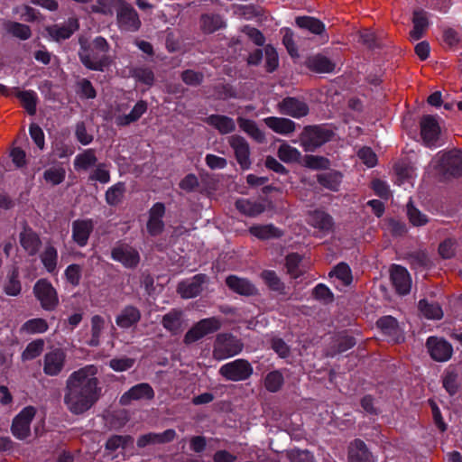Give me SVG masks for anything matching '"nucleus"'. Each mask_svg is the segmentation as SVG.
I'll use <instances>...</instances> for the list:
<instances>
[{
    "mask_svg": "<svg viewBox=\"0 0 462 462\" xmlns=\"http://www.w3.org/2000/svg\"><path fill=\"white\" fill-rule=\"evenodd\" d=\"M91 336L87 341L89 346L97 347L100 345L101 336L106 328V320L100 315H94L91 318Z\"/></svg>",
    "mask_w": 462,
    "mask_h": 462,
    "instance_id": "nucleus-34",
    "label": "nucleus"
},
{
    "mask_svg": "<svg viewBox=\"0 0 462 462\" xmlns=\"http://www.w3.org/2000/svg\"><path fill=\"white\" fill-rule=\"evenodd\" d=\"M229 144L233 148L236 158L242 169L247 170L251 166L250 149L248 143L241 136L229 137Z\"/></svg>",
    "mask_w": 462,
    "mask_h": 462,
    "instance_id": "nucleus-17",
    "label": "nucleus"
},
{
    "mask_svg": "<svg viewBox=\"0 0 462 462\" xmlns=\"http://www.w3.org/2000/svg\"><path fill=\"white\" fill-rule=\"evenodd\" d=\"M239 127L250 135L253 139L258 143H263L265 141V135L263 131L259 129L256 123L253 120L239 117L238 118Z\"/></svg>",
    "mask_w": 462,
    "mask_h": 462,
    "instance_id": "nucleus-42",
    "label": "nucleus"
},
{
    "mask_svg": "<svg viewBox=\"0 0 462 462\" xmlns=\"http://www.w3.org/2000/svg\"><path fill=\"white\" fill-rule=\"evenodd\" d=\"M126 191L125 183L118 181L107 189L105 194V200L110 207L119 205L125 197Z\"/></svg>",
    "mask_w": 462,
    "mask_h": 462,
    "instance_id": "nucleus-37",
    "label": "nucleus"
},
{
    "mask_svg": "<svg viewBox=\"0 0 462 462\" xmlns=\"http://www.w3.org/2000/svg\"><path fill=\"white\" fill-rule=\"evenodd\" d=\"M3 291L7 296L17 297L22 292V282L20 281L19 269L16 266L12 267L8 272L5 281L3 284Z\"/></svg>",
    "mask_w": 462,
    "mask_h": 462,
    "instance_id": "nucleus-29",
    "label": "nucleus"
},
{
    "mask_svg": "<svg viewBox=\"0 0 462 462\" xmlns=\"http://www.w3.org/2000/svg\"><path fill=\"white\" fill-rule=\"evenodd\" d=\"M261 277L271 290L280 293L284 292V284L273 271H264Z\"/></svg>",
    "mask_w": 462,
    "mask_h": 462,
    "instance_id": "nucleus-56",
    "label": "nucleus"
},
{
    "mask_svg": "<svg viewBox=\"0 0 462 462\" xmlns=\"http://www.w3.org/2000/svg\"><path fill=\"white\" fill-rule=\"evenodd\" d=\"M332 132L323 126H307L304 128L300 142L306 152H312L330 140Z\"/></svg>",
    "mask_w": 462,
    "mask_h": 462,
    "instance_id": "nucleus-7",
    "label": "nucleus"
},
{
    "mask_svg": "<svg viewBox=\"0 0 462 462\" xmlns=\"http://www.w3.org/2000/svg\"><path fill=\"white\" fill-rule=\"evenodd\" d=\"M263 122L270 129L282 135H289L296 129V124L289 118L269 116Z\"/></svg>",
    "mask_w": 462,
    "mask_h": 462,
    "instance_id": "nucleus-26",
    "label": "nucleus"
},
{
    "mask_svg": "<svg viewBox=\"0 0 462 462\" xmlns=\"http://www.w3.org/2000/svg\"><path fill=\"white\" fill-rule=\"evenodd\" d=\"M97 157L94 149H86L76 155L73 166L77 171H87L90 168L97 166Z\"/></svg>",
    "mask_w": 462,
    "mask_h": 462,
    "instance_id": "nucleus-30",
    "label": "nucleus"
},
{
    "mask_svg": "<svg viewBox=\"0 0 462 462\" xmlns=\"http://www.w3.org/2000/svg\"><path fill=\"white\" fill-rule=\"evenodd\" d=\"M253 365L243 358L228 362L219 368V374L232 382L245 381L253 374Z\"/></svg>",
    "mask_w": 462,
    "mask_h": 462,
    "instance_id": "nucleus-6",
    "label": "nucleus"
},
{
    "mask_svg": "<svg viewBox=\"0 0 462 462\" xmlns=\"http://www.w3.org/2000/svg\"><path fill=\"white\" fill-rule=\"evenodd\" d=\"M140 319L141 311L133 305H127L116 317V324L123 329H127L135 326Z\"/></svg>",
    "mask_w": 462,
    "mask_h": 462,
    "instance_id": "nucleus-25",
    "label": "nucleus"
},
{
    "mask_svg": "<svg viewBox=\"0 0 462 462\" xmlns=\"http://www.w3.org/2000/svg\"><path fill=\"white\" fill-rule=\"evenodd\" d=\"M307 222L312 227L324 233L329 232L333 227L332 217L321 210H315L310 212L308 216Z\"/></svg>",
    "mask_w": 462,
    "mask_h": 462,
    "instance_id": "nucleus-28",
    "label": "nucleus"
},
{
    "mask_svg": "<svg viewBox=\"0 0 462 462\" xmlns=\"http://www.w3.org/2000/svg\"><path fill=\"white\" fill-rule=\"evenodd\" d=\"M243 342L231 334H218L213 346V357L216 360H224L235 356L242 352Z\"/></svg>",
    "mask_w": 462,
    "mask_h": 462,
    "instance_id": "nucleus-4",
    "label": "nucleus"
},
{
    "mask_svg": "<svg viewBox=\"0 0 462 462\" xmlns=\"http://www.w3.org/2000/svg\"><path fill=\"white\" fill-rule=\"evenodd\" d=\"M181 317L182 311L180 310L173 309L162 317V325L166 330L170 331L172 335H179L182 330Z\"/></svg>",
    "mask_w": 462,
    "mask_h": 462,
    "instance_id": "nucleus-32",
    "label": "nucleus"
},
{
    "mask_svg": "<svg viewBox=\"0 0 462 462\" xmlns=\"http://www.w3.org/2000/svg\"><path fill=\"white\" fill-rule=\"evenodd\" d=\"M329 274L338 279L343 285H349L352 282L350 268L343 263L337 264Z\"/></svg>",
    "mask_w": 462,
    "mask_h": 462,
    "instance_id": "nucleus-59",
    "label": "nucleus"
},
{
    "mask_svg": "<svg viewBox=\"0 0 462 462\" xmlns=\"http://www.w3.org/2000/svg\"><path fill=\"white\" fill-rule=\"evenodd\" d=\"M307 67L319 73H329L335 69L336 64L328 58L322 55L310 57L307 60Z\"/></svg>",
    "mask_w": 462,
    "mask_h": 462,
    "instance_id": "nucleus-35",
    "label": "nucleus"
},
{
    "mask_svg": "<svg viewBox=\"0 0 462 462\" xmlns=\"http://www.w3.org/2000/svg\"><path fill=\"white\" fill-rule=\"evenodd\" d=\"M278 157L284 162H295L300 158V152L295 147L283 143L278 149Z\"/></svg>",
    "mask_w": 462,
    "mask_h": 462,
    "instance_id": "nucleus-52",
    "label": "nucleus"
},
{
    "mask_svg": "<svg viewBox=\"0 0 462 462\" xmlns=\"http://www.w3.org/2000/svg\"><path fill=\"white\" fill-rule=\"evenodd\" d=\"M420 135L427 146H434L440 134L437 119L432 116H424L420 120Z\"/></svg>",
    "mask_w": 462,
    "mask_h": 462,
    "instance_id": "nucleus-15",
    "label": "nucleus"
},
{
    "mask_svg": "<svg viewBox=\"0 0 462 462\" xmlns=\"http://www.w3.org/2000/svg\"><path fill=\"white\" fill-rule=\"evenodd\" d=\"M434 168L447 177H458L462 175V151L453 150L447 152H439L432 160Z\"/></svg>",
    "mask_w": 462,
    "mask_h": 462,
    "instance_id": "nucleus-3",
    "label": "nucleus"
},
{
    "mask_svg": "<svg viewBox=\"0 0 462 462\" xmlns=\"http://www.w3.org/2000/svg\"><path fill=\"white\" fill-rule=\"evenodd\" d=\"M5 29L9 34L22 41H26L32 36L30 26L18 22H8L5 25Z\"/></svg>",
    "mask_w": 462,
    "mask_h": 462,
    "instance_id": "nucleus-45",
    "label": "nucleus"
},
{
    "mask_svg": "<svg viewBox=\"0 0 462 462\" xmlns=\"http://www.w3.org/2000/svg\"><path fill=\"white\" fill-rule=\"evenodd\" d=\"M427 347L432 359L437 362H446L450 359L453 354L452 346L442 338L429 337Z\"/></svg>",
    "mask_w": 462,
    "mask_h": 462,
    "instance_id": "nucleus-14",
    "label": "nucleus"
},
{
    "mask_svg": "<svg viewBox=\"0 0 462 462\" xmlns=\"http://www.w3.org/2000/svg\"><path fill=\"white\" fill-rule=\"evenodd\" d=\"M166 208L162 202L154 203L149 209L148 221L146 229L151 236L161 235L165 227L163 217L165 216Z\"/></svg>",
    "mask_w": 462,
    "mask_h": 462,
    "instance_id": "nucleus-12",
    "label": "nucleus"
},
{
    "mask_svg": "<svg viewBox=\"0 0 462 462\" xmlns=\"http://www.w3.org/2000/svg\"><path fill=\"white\" fill-rule=\"evenodd\" d=\"M236 207L240 212L249 217L258 216L264 210L262 204L245 199L236 200Z\"/></svg>",
    "mask_w": 462,
    "mask_h": 462,
    "instance_id": "nucleus-47",
    "label": "nucleus"
},
{
    "mask_svg": "<svg viewBox=\"0 0 462 462\" xmlns=\"http://www.w3.org/2000/svg\"><path fill=\"white\" fill-rule=\"evenodd\" d=\"M78 93L81 97L94 99L97 97V91L91 81L88 79H82L78 82Z\"/></svg>",
    "mask_w": 462,
    "mask_h": 462,
    "instance_id": "nucleus-61",
    "label": "nucleus"
},
{
    "mask_svg": "<svg viewBox=\"0 0 462 462\" xmlns=\"http://www.w3.org/2000/svg\"><path fill=\"white\" fill-rule=\"evenodd\" d=\"M133 442L134 438L130 435L114 434L107 439L105 448L109 453H114L119 448L125 449L128 446L132 445Z\"/></svg>",
    "mask_w": 462,
    "mask_h": 462,
    "instance_id": "nucleus-39",
    "label": "nucleus"
},
{
    "mask_svg": "<svg viewBox=\"0 0 462 462\" xmlns=\"http://www.w3.org/2000/svg\"><path fill=\"white\" fill-rule=\"evenodd\" d=\"M377 326L385 335L393 337L398 340L401 333L398 322L394 318L391 316L383 317L378 319Z\"/></svg>",
    "mask_w": 462,
    "mask_h": 462,
    "instance_id": "nucleus-46",
    "label": "nucleus"
},
{
    "mask_svg": "<svg viewBox=\"0 0 462 462\" xmlns=\"http://www.w3.org/2000/svg\"><path fill=\"white\" fill-rule=\"evenodd\" d=\"M300 261L301 258L297 254H291L286 257L287 271L293 278H297L300 274V271L299 269Z\"/></svg>",
    "mask_w": 462,
    "mask_h": 462,
    "instance_id": "nucleus-63",
    "label": "nucleus"
},
{
    "mask_svg": "<svg viewBox=\"0 0 462 462\" xmlns=\"http://www.w3.org/2000/svg\"><path fill=\"white\" fill-rule=\"evenodd\" d=\"M249 232L262 240L278 238L282 236V232L272 224L253 226L249 228Z\"/></svg>",
    "mask_w": 462,
    "mask_h": 462,
    "instance_id": "nucleus-36",
    "label": "nucleus"
},
{
    "mask_svg": "<svg viewBox=\"0 0 462 462\" xmlns=\"http://www.w3.org/2000/svg\"><path fill=\"white\" fill-rule=\"evenodd\" d=\"M350 462H374L372 454L366 448L365 444L359 439L353 441L349 447Z\"/></svg>",
    "mask_w": 462,
    "mask_h": 462,
    "instance_id": "nucleus-31",
    "label": "nucleus"
},
{
    "mask_svg": "<svg viewBox=\"0 0 462 462\" xmlns=\"http://www.w3.org/2000/svg\"><path fill=\"white\" fill-rule=\"evenodd\" d=\"M318 180L322 186L331 190H337L341 182V175L337 172H327L319 174Z\"/></svg>",
    "mask_w": 462,
    "mask_h": 462,
    "instance_id": "nucleus-55",
    "label": "nucleus"
},
{
    "mask_svg": "<svg viewBox=\"0 0 462 462\" xmlns=\"http://www.w3.org/2000/svg\"><path fill=\"white\" fill-rule=\"evenodd\" d=\"M131 76L139 83H142L147 87L153 86L155 82V75L153 70L146 66H136L130 69Z\"/></svg>",
    "mask_w": 462,
    "mask_h": 462,
    "instance_id": "nucleus-38",
    "label": "nucleus"
},
{
    "mask_svg": "<svg viewBox=\"0 0 462 462\" xmlns=\"http://www.w3.org/2000/svg\"><path fill=\"white\" fill-rule=\"evenodd\" d=\"M36 410L32 406L24 407L13 420L12 434L18 439H24L30 435L31 423L35 416Z\"/></svg>",
    "mask_w": 462,
    "mask_h": 462,
    "instance_id": "nucleus-8",
    "label": "nucleus"
},
{
    "mask_svg": "<svg viewBox=\"0 0 462 462\" xmlns=\"http://www.w3.org/2000/svg\"><path fill=\"white\" fill-rule=\"evenodd\" d=\"M97 372L96 365H88L69 375L63 400L71 413L83 414L99 400L102 388L97 377Z\"/></svg>",
    "mask_w": 462,
    "mask_h": 462,
    "instance_id": "nucleus-1",
    "label": "nucleus"
},
{
    "mask_svg": "<svg viewBox=\"0 0 462 462\" xmlns=\"http://www.w3.org/2000/svg\"><path fill=\"white\" fill-rule=\"evenodd\" d=\"M202 291V273H198L191 279L179 282L177 292L183 299L196 297Z\"/></svg>",
    "mask_w": 462,
    "mask_h": 462,
    "instance_id": "nucleus-22",
    "label": "nucleus"
},
{
    "mask_svg": "<svg viewBox=\"0 0 462 462\" xmlns=\"http://www.w3.org/2000/svg\"><path fill=\"white\" fill-rule=\"evenodd\" d=\"M283 384V375L279 371H273L267 374L264 379V385L269 392L275 393Z\"/></svg>",
    "mask_w": 462,
    "mask_h": 462,
    "instance_id": "nucleus-58",
    "label": "nucleus"
},
{
    "mask_svg": "<svg viewBox=\"0 0 462 462\" xmlns=\"http://www.w3.org/2000/svg\"><path fill=\"white\" fill-rule=\"evenodd\" d=\"M110 46L102 36H97L92 42H81L79 51L80 62L90 70L104 72L112 63L107 54Z\"/></svg>",
    "mask_w": 462,
    "mask_h": 462,
    "instance_id": "nucleus-2",
    "label": "nucleus"
},
{
    "mask_svg": "<svg viewBox=\"0 0 462 462\" xmlns=\"http://www.w3.org/2000/svg\"><path fill=\"white\" fill-rule=\"evenodd\" d=\"M111 258L128 269L136 268L140 263L139 252L128 244H119L113 247Z\"/></svg>",
    "mask_w": 462,
    "mask_h": 462,
    "instance_id": "nucleus-10",
    "label": "nucleus"
},
{
    "mask_svg": "<svg viewBox=\"0 0 462 462\" xmlns=\"http://www.w3.org/2000/svg\"><path fill=\"white\" fill-rule=\"evenodd\" d=\"M134 365V359L127 356L112 358L109 361V367L116 372H125L131 369Z\"/></svg>",
    "mask_w": 462,
    "mask_h": 462,
    "instance_id": "nucleus-60",
    "label": "nucleus"
},
{
    "mask_svg": "<svg viewBox=\"0 0 462 462\" xmlns=\"http://www.w3.org/2000/svg\"><path fill=\"white\" fill-rule=\"evenodd\" d=\"M407 216L410 223L414 226H421L429 222L428 217L413 207L411 201L407 205Z\"/></svg>",
    "mask_w": 462,
    "mask_h": 462,
    "instance_id": "nucleus-54",
    "label": "nucleus"
},
{
    "mask_svg": "<svg viewBox=\"0 0 462 462\" xmlns=\"http://www.w3.org/2000/svg\"><path fill=\"white\" fill-rule=\"evenodd\" d=\"M419 309L427 319H440L443 317V311L437 303H429L426 300H421L419 302Z\"/></svg>",
    "mask_w": 462,
    "mask_h": 462,
    "instance_id": "nucleus-48",
    "label": "nucleus"
},
{
    "mask_svg": "<svg viewBox=\"0 0 462 462\" xmlns=\"http://www.w3.org/2000/svg\"><path fill=\"white\" fill-rule=\"evenodd\" d=\"M23 107L30 116H34L37 110L38 96L33 90L19 91L16 95Z\"/></svg>",
    "mask_w": 462,
    "mask_h": 462,
    "instance_id": "nucleus-40",
    "label": "nucleus"
},
{
    "mask_svg": "<svg viewBox=\"0 0 462 462\" xmlns=\"http://www.w3.org/2000/svg\"><path fill=\"white\" fill-rule=\"evenodd\" d=\"M19 239L21 246L31 256L35 255L42 245L39 235L29 226H25L20 233Z\"/></svg>",
    "mask_w": 462,
    "mask_h": 462,
    "instance_id": "nucleus-23",
    "label": "nucleus"
},
{
    "mask_svg": "<svg viewBox=\"0 0 462 462\" xmlns=\"http://www.w3.org/2000/svg\"><path fill=\"white\" fill-rule=\"evenodd\" d=\"M147 108L148 105L146 101H137L129 114L121 115L116 117V125L117 126L123 127L127 126L132 123L137 122L142 117V116L146 113Z\"/></svg>",
    "mask_w": 462,
    "mask_h": 462,
    "instance_id": "nucleus-27",
    "label": "nucleus"
},
{
    "mask_svg": "<svg viewBox=\"0 0 462 462\" xmlns=\"http://www.w3.org/2000/svg\"><path fill=\"white\" fill-rule=\"evenodd\" d=\"M94 230L92 219H77L72 222V240L79 246L88 245L89 236Z\"/></svg>",
    "mask_w": 462,
    "mask_h": 462,
    "instance_id": "nucleus-16",
    "label": "nucleus"
},
{
    "mask_svg": "<svg viewBox=\"0 0 462 462\" xmlns=\"http://www.w3.org/2000/svg\"><path fill=\"white\" fill-rule=\"evenodd\" d=\"M75 136L82 145H88L93 141V136L88 133L84 122L76 125Z\"/></svg>",
    "mask_w": 462,
    "mask_h": 462,
    "instance_id": "nucleus-64",
    "label": "nucleus"
},
{
    "mask_svg": "<svg viewBox=\"0 0 462 462\" xmlns=\"http://www.w3.org/2000/svg\"><path fill=\"white\" fill-rule=\"evenodd\" d=\"M49 329V325L46 319L42 318H34L25 321L20 330L27 334H42Z\"/></svg>",
    "mask_w": 462,
    "mask_h": 462,
    "instance_id": "nucleus-43",
    "label": "nucleus"
},
{
    "mask_svg": "<svg viewBox=\"0 0 462 462\" xmlns=\"http://www.w3.org/2000/svg\"><path fill=\"white\" fill-rule=\"evenodd\" d=\"M110 171L106 169V164L104 162L97 163L96 168L88 175V182L98 181L101 184H106L110 181Z\"/></svg>",
    "mask_w": 462,
    "mask_h": 462,
    "instance_id": "nucleus-53",
    "label": "nucleus"
},
{
    "mask_svg": "<svg viewBox=\"0 0 462 462\" xmlns=\"http://www.w3.org/2000/svg\"><path fill=\"white\" fill-rule=\"evenodd\" d=\"M44 340L42 338L30 342L22 353L23 360H32L38 357L43 351Z\"/></svg>",
    "mask_w": 462,
    "mask_h": 462,
    "instance_id": "nucleus-51",
    "label": "nucleus"
},
{
    "mask_svg": "<svg viewBox=\"0 0 462 462\" xmlns=\"http://www.w3.org/2000/svg\"><path fill=\"white\" fill-rule=\"evenodd\" d=\"M116 19L119 28L125 32H137L142 24L136 10L127 3L117 8Z\"/></svg>",
    "mask_w": 462,
    "mask_h": 462,
    "instance_id": "nucleus-9",
    "label": "nucleus"
},
{
    "mask_svg": "<svg viewBox=\"0 0 462 462\" xmlns=\"http://www.w3.org/2000/svg\"><path fill=\"white\" fill-rule=\"evenodd\" d=\"M176 431L173 429H168L161 433L149 432L141 435L137 439L136 445L139 448H143L148 445L166 444L174 440Z\"/></svg>",
    "mask_w": 462,
    "mask_h": 462,
    "instance_id": "nucleus-20",
    "label": "nucleus"
},
{
    "mask_svg": "<svg viewBox=\"0 0 462 462\" xmlns=\"http://www.w3.org/2000/svg\"><path fill=\"white\" fill-rule=\"evenodd\" d=\"M413 29L411 31V38L414 41L420 39L428 27V20L423 11H415L413 14Z\"/></svg>",
    "mask_w": 462,
    "mask_h": 462,
    "instance_id": "nucleus-41",
    "label": "nucleus"
},
{
    "mask_svg": "<svg viewBox=\"0 0 462 462\" xmlns=\"http://www.w3.org/2000/svg\"><path fill=\"white\" fill-rule=\"evenodd\" d=\"M391 280L396 291L405 295L411 288V278L408 271L401 265H393L391 268Z\"/></svg>",
    "mask_w": 462,
    "mask_h": 462,
    "instance_id": "nucleus-19",
    "label": "nucleus"
},
{
    "mask_svg": "<svg viewBox=\"0 0 462 462\" xmlns=\"http://www.w3.org/2000/svg\"><path fill=\"white\" fill-rule=\"evenodd\" d=\"M64 275L70 285L77 287L82 277V267L78 263H71L65 269Z\"/></svg>",
    "mask_w": 462,
    "mask_h": 462,
    "instance_id": "nucleus-57",
    "label": "nucleus"
},
{
    "mask_svg": "<svg viewBox=\"0 0 462 462\" xmlns=\"http://www.w3.org/2000/svg\"><path fill=\"white\" fill-rule=\"evenodd\" d=\"M154 398V391L147 383H140L132 386L128 391L124 393L120 397L121 405L126 406L131 404L133 401L152 400Z\"/></svg>",
    "mask_w": 462,
    "mask_h": 462,
    "instance_id": "nucleus-13",
    "label": "nucleus"
},
{
    "mask_svg": "<svg viewBox=\"0 0 462 462\" xmlns=\"http://www.w3.org/2000/svg\"><path fill=\"white\" fill-rule=\"evenodd\" d=\"M79 24L77 19H69L65 24H54L47 28L49 35L56 42L69 39L79 29Z\"/></svg>",
    "mask_w": 462,
    "mask_h": 462,
    "instance_id": "nucleus-21",
    "label": "nucleus"
},
{
    "mask_svg": "<svg viewBox=\"0 0 462 462\" xmlns=\"http://www.w3.org/2000/svg\"><path fill=\"white\" fill-rule=\"evenodd\" d=\"M296 23L299 27L304 28L315 34H320L324 29V24L318 19L309 16L298 17Z\"/></svg>",
    "mask_w": 462,
    "mask_h": 462,
    "instance_id": "nucleus-50",
    "label": "nucleus"
},
{
    "mask_svg": "<svg viewBox=\"0 0 462 462\" xmlns=\"http://www.w3.org/2000/svg\"><path fill=\"white\" fill-rule=\"evenodd\" d=\"M207 123L222 134L232 133L236 129L235 121L226 116L212 115L207 118Z\"/></svg>",
    "mask_w": 462,
    "mask_h": 462,
    "instance_id": "nucleus-33",
    "label": "nucleus"
},
{
    "mask_svg": "<svg viewBox=\"0 0 462 462\" xmlns=\"http://www.w3.org/2000/svg\"><path fill=\"white\" fill-rule=\"evenodd\" d=\"M32 292L42 310L53 311L59 306L58 292L47 279H39L33 285Z\"/></svg>",
    "mask_w": 462,
    "mask_h": 462,
    "instance_id": "nucleus-5",
    "label": "nucleus"
},
{
    "mask_svg": "<svg viewBox=\"0 0 462 462\" xmlns=\"http://www.w3.org/2000/svg\"><path fill=\"white\" fill-rule=\"evenodd\" d=\"M41 261L48 273H53L57 268L58 251L53 245H47L41 254Z\"/></svg>",
    "mask_w": 462,
    "mask_h": 462,
    "instance_id": "nucleus-44",
    "label": "nucleus"
},
{
    "mask_svg": "<svg viewBox=\"0 0 462 462\" xmlns=\"http://www.w3.org/2000/svg\"><path fill=\"white\" fill-rule=\"evenodd\" d=\"M66 353L61 348L47 352L43 359V373L49 376L59 375L65 366Z\"/></svg>",
    "mask_w": 462,
    "mask_h": 462,
    "instance_id": "nucleus-11",
    "label": "nucleus"
},
{
    "mask_svg": "<svg viewBox=\"0 0 462 462\" xmlns=\"http://www.w3.org/2000/svg\"><path fill=\"white\" fill-rule=\"evenodd\" d=\"M66 178V171L62 166L51 167L44 171L43 179L47 183L57 186L62 183Z\"/></svg>",
    "mask_w": 462,
    "mask_h": 462,
    "instance_id": "nucleus-49",
    "label": "nucleus"
},
{
    "mask_svg": "<svg viewBox=\"0 0 462 462\" xmlns=\"http://www.w3.org/2000/svg\"><path fill=\"white\" fill-rule=\"evenodd\" d=\"M29 134L36 146L40 150H43L45 146V135L42 129L35 123H32L29 126Z\"/></svg>",
    "mask_w": 462,
    "mask_h": 462,
    "instance_id": "nucleus-62",
    "label": "nucleus"
},
{
    "mask_svg": "<svg viewBox=\"0 0 462 462\" xmlns=\"http://www.w3.org/2000/svg\"><path fill=\"white\" fill-rule=\"evenodd\" d=\"M279 111L294 118H300L308 115V105L295 97H286L278 104Z\"/></svg>",
    "mask_w": 462,
    "mask_h": 462,
    "instance_id": "nucleus-18",
    "label": "nucleus"
},
{
    "mask_svg": "<svg viewBox=\"0 0 462 462\" xmlns=\"http://www.w3.org/2000/svg\"><path fill=\"white\" fill-rule=\"evenodd\" d=\"M226 284L231 291L240 295L252 296L257 294V289L251 282L236 275L226 277Z\"/></svg>",
    "mask_w": 462,
    "mask_h": 462,
    "instance_id": "nucleus-24",
    "label": "nucleus"
}]
</instances>
